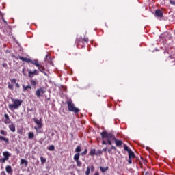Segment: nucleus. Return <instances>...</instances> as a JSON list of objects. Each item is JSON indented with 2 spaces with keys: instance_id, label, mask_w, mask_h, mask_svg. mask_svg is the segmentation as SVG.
<instances>
[{
  "instance_id": "nucleus-1",
  "label": "nucleus",
  "mask_w": 175,
  "mask_h": 175,
  "mask_svg": "<svg viewBox=\"0 0 175 175\" xmlns=\"http://www.w3.org/2000/svg\"><path fill=\"white\" fill-rule=\"evenodd\" d=\"M11 100L12 102V104H9L8 107L10 110H17L20 106H21V103H23V101L19 99L16 98H11Z\"/></svg>"
},
{
  "instance_id": "nucleus-2",
  "label": "nucleus",
  "mask_w": 175,
  "mask_h": 175,
  "mask_svg": "<svg viewBox=\"0 0 175 175\" xmlns=\"http://www.w3.org/2000/svg\"><path fill=\"white\" fill-rule=\"evenodd\" d=\"M81 151V146H77L75 148V152H77V154H75L74 155V161H75V162H77V166H78V167H81L82 163L81 161H80V152Z\"/></svg>"
},
{
  "instance_id": "nucleus-3",
  "label": "nucleus",
  "mask_w": 175,
  "mask_h": 175,
  "mask_svg": "<svg viewBox=\"0 0 175 175\" xmlns=\"http://www.w3.org/2000/svg\"><path fill=\"white\" fill-rule=\"evenodd\" d=\"M33 120L35 122V124H36V126H34V129L36 131L37 133H38V132H40V129H42V127L43 126L42 118L38 120V118H34Z\"/></svg>"
},
{
  "instance_id": "nucleus-4",
  "label": "nucleus",
  "mask_w": 175,
  "mask_h": 175,
  "mask_svg": "<svg viewBox=\"0 0 175 175\" xmlns=\"http://www.w3.org/2000/svg\"><path fill=\"white\" fill-rule=\"evenodd\" d=\"M100 136L102 139H108V140H116V136L111 133H107V131H103L100 133Z\"/></svg>"
},
{
  "instance_id": "nucleus-5",
  "label": "nucleus",
  "mask_w": 175,
  "mask_h": 175,
  "mask_svg": "<svg viewBox=\"0 0 175 175\" xmlns=\"http://www.w3.org/2000/svg\"><path fill=\"white\" fill-rule=\"evenodd\" d=\"M66 104L68 105V111H72V113H75V114L79 113V111H80V109H79V108L75 107V104H73V103H72V101H68L66 103Z\"/></svg>"
},
{
  "instance_id": "nucleus-6",
  "label": "nucleus",
  "mask_w": 175,
  "mask_h": 175,
  "mask_svg": "<svg viewBox=\"0 0 175 175\" xmlns=\"http://www.w3.org/2000/svg\"><path fill=\"white\" fill-rule=\"evenodd\" d=\"M19 59H21V61H23L24 62H27V64H33V65H35L36 66H39V62L38 61V59L36 60H32L29 58H27V57H23L20 56L19 57Z\"/></svg>"
},
{
  "instance_id": "nucleus-7",
  "label": "nucleus",
  "mask_w": 175,
  "mask_h": 175,
  "mask_svg": "<svg viewBox=\"0 0 175 175\" xmlns=\"http://www.w3.org/2000/svg\"><path fill=\"white\" fill-rule=\"evenodd\" d=\"M44 61L46 64V65H51L52 66H54V63L53 62V59L50 57V55H46L44 58Z\"/></svg>"
},
{
  "instance_id": "nucleus-8",
  "label": "nucleus",
  "mask_w": 175,
  "mask_h": 175,
  "mask_svg": "<svg viewBox=\"0 0 175 175\" xmlns=\"http://www.w3.org/2000/svg\"><path fill=\"white\" fill-rule=\"evenodd\" d=\"M3 121L4 124H5V125L12 124V120H10V117L8 115V113L4 114V118L3 119Z\"/></svg>"
},
{
  "instance_id": "nucleus-9",
  "label": "nucleus",
  "mask_w": 175,
  "mask_h": 175,
  "mask_svg": "<svg viewBox=\"0 0 175 175\" xmlns=\"http://www.w3.org/2000/svg\"><path fill=\"white\" fill-rule=\"evenodd\" d=\"M39 75V72H38V70H34L33 71L29 70L28 76L30 77V79H32L34 75Z\"/></svg>"
},
{
  "instance_id": "nucleus-10",
  "label": "nucleus",
  "mask_w": 175,
  "mask_h": 175,
  "mask_svg": "<svg viewBox=\"0 0 175 175\" xmlns=\"http://www.w3.org/2000/svg\"><path fill=\"white\" fill-rule=\"evenodd\" d=\"M44 92H46V91H44V90L43 89V88H41L40 89H37L36 92V95L38 97L40 98V94H44Z\"/></svg>"
},
{
  "instance_id": "nucleus-11",
  "label": "nucleus",
  "mask_w": 175,
  "mask_h": 175,
  "mask_svg": "<svg viewBox=\"0 0 175 175\" xmlns=\"http://www.w3.org/2000/svg\"><path fill=\"white\" fill-rule=\"evenodd\" d=\"M154 14L157 17H163V12L161 10H156Z\"/></svg>"
},
{
  "instance_id": "nucleus-12",
  "label": "nucleus",
  "mask_w": 175,
  "mask_h": 175,
  "mask_svg": "<svg viewBox=\"0 0 175 175\" xmlns=\"http://www.w3.org/2000/svg\"><path fill=\"white\" fill-rule=\"evenodd\" d=\"M3 156L4 159H6L7 161H8L9 158H10V157H12V154H10L9 153V152L5 151L3 152Z\"/></svg>"
},
{
  "instance_id": "nucleus-13",
  "label": "nucleus",
  "mask_w": 175,
  "mask_h": 175,
  "mask_svg": "<svg viewBox=\"0 0 175 175\" xmlns=\"http://www.w3.org/2000/svg\"><path fill=\"white\" fill-rule=\"evenodd\" d=\"M8 128L11 131V132H16V126H14V124H13V122L10 123Z\"/></svg>"
},
{
  "instance_id": "nucleus-14",
  "label": "nucleus",
  "mask_w": 175,
  "mask_h": 175,
  "mask_svg": "<svg viewBox=\"0 0 175 175\" xmlns=\"http://www.w3.org/2000/svg\"><path fill=\"white\" fill-rule=\"evenodd\" d=\"M0 141L4 142L5 144H9V138H6L3 136L0 135Z\"/></svg>"
},
{
  "instance_id": "nucleus-15",
  "label": "nucleus",
  "mask_w": 175,
  "mask_h": 175,
  "mask_svg": "<svg viewBox=\"0 0 175 175\" xmlns=\"http://www.w3.org/2000/svg\"><path fill=\"white\" fill-rule=\"evenodd\" d=\"M5 171L7 173H9V174L13 173V170H12V166L10 165H7L5 167Z\"/></svg>"
},
{
  "instance_id": "nucleus-16",
  "label": "nucleus",
  "mask_w": 175,
  "mask_h": 175,
  "mask_svg": "<svg viewBox=\"0 0 175 175\" xmlns=\"http://www.w3.org/2000/svg\"><path fill=\"white\" fill-rule=\"evenodd\" d=\"M113 140H114L117 147H120V146L122 145V141L116 139V138Z\"/></svg>"
},
{
  "instance_id": "nucleus-17",
  "label": "nucleus",
  "mask_w": 175,
  "mask_h": 175,
  "mask_svg": "<svg viewBox=\"0 0 175 175\" xmlns=\"http://www.w3.org/2000/svg\"><path fill=\"white\" fill-rule=\"evenodd\" d=\"M37 68H38V70H40V72H41L42 73H44V67L43 66H40V64H39L38 63V66H36Z\"/></svg>"
},
{
  "instance_id": "nucleus-18",
  "label": "nucleus",
  "mask_w": 175,
  "mask_h": 175,
  "mask_svg": "<svg viewBox=\"0 0 175 175\" xmlns=\"http://www.w3.org/2000/svg\"><path fill=\"white\" fill-rule=\"evenodd\" d=\"M21 165H25V166L28 165V161L21 159Z\"/></svg>"
},
{
  "instance_id": "nucleus-19",
  "label": "nucleus",
  "mask_w": 175,
  "mask_h": 175,
  "mask_svg": "<svg viewBox=\"0 0 175 175\" xmlns=\"http://www.w3.org/2000/svg\"><path fill=\"white\" fill-rule=\"evenodd\" d=\"M129 158H135V153L132 150H129Z\"/></svg>"
},
{
  "instance_id": "nucleus-20",
  "label": "nucleus",
  "mask_w": 175,
  "mask_h": 175,
  "mask_svg": "<svg viewBox=\"0 0 175 175\" xmlns=\"http://www.w3.org/2000/svg\"><path fill=\"white\" fill-rule=\"evenodd\" d=\"M100 170H101L102 173H106L107 170H109V167H100Z\"/></svg>"
},
{
  "instance_id": "nucleus-21",
  "label": "nucleus",
  "mask_w": 175,
  "mask_h": 175,
  "mask_svg": "<svg viewBox=\"0 0 175 175\" xmlns=\"http://www.w3.org/2000/svg\"><path fill=\"white\" fill-rule=\"evenodd\" d=\"M33 137H35V135L33 134V133H32V132L29 133L28 138L30 139H33Z\"/></svg>"
},
{
  "instance_id": "nucleus-22",
  "label": "nucleus",
  "mask_w": 175,
  "mask_h": 175,
  "mask_svg": "<svg viewBox=\"0 0 175 175\" xmlns=\"http://www.w3.org/2000/svg\"><path fill=\"white\" fill-rule=\"evenodd\" d=\"M90 155L94 157V155H96L95 149H92L90 152Z\"/></svg>"
},
{
  "instance_id": "nucleus-23",
  "label": "nucleus",
  "mask_w": 175,
  "mask_h": 175,
  "mask_svg": "<svg viewBox=\"0 0 175 175\" xmlns=\"http://www.w3.org/2000/svg\"><path fill=\"white\" fill-rule=\"evenodd\" d=\"M23 91H27V90H28V89H29V90H31V85H27V86H25V85H23Z\"/></svg>"
},
{
  "instance_id": "nucleus-24",
  "label": "nucleus",
  "mask_w": 175,
  "mask_h": 175,
  "mask_svg": "<svg viewBox=\"0 0 175 175\" xmlns=\"http://www.w3.org/2000/svg\"><path fill=\"white\" fill-rule=\"evenodd\" d=\"M49 151H54L55 150V147L54 146V145H51L49 148H48Z\"/></svg>"
},
{
  "instance_id": "nucleus-25",
  "label": "nucleus",
  "mask_w": 175,
  "mask_h": 175,
  "mask_svg": "<svg viewBox=\"0 0 175 175\" xmlns=\"http://www.w3.org/2000/svg\"><path fill=\"white\" fill-rule=\"evenodd\" d=\"M0 133L1 135H3V136H6V135H8V132H6L5 130H1Z\"/></svg>"
},
{
  "instance_id": "nucleus-26",
  "label": "nucleus",
  "mask_w": 175,
  "mask_h": 175,
  "mask_svg": "<svg viewBox=\"0 0 175 175\" xmlns=\"http://www.w3.org/2000/svg\"><path fill=\"white\" fill-rule=\"evenodd\" d=\"M90 172H91V170L90 168V166L87 167L86 171H85V175H90Z\"/></svg>"
},
{
  "instance_id": "nucleus-27",
  "label": "nucleus",
  "mask_w": 175,
  "mask_h": 175,
  "mask_svg": "<svg viewBox=\"0 0 175 175\" xmlns=\"http://www.w3.org/2000/svg\"><path fill=\"white\" fill-rule=\"evenodd\" d=\"M124 151H127L128 152H129V151L131 150V149H129V148H128V146H126V144L124 145Z\"/></svg>"
},
{
  "instance_id": "nucleus-28",
  "label": "nucleus",
  "mask_w": 175,
  "mask_h": 175,
  "mask_svg": "<svg viewBox=\"0 0 175 175\" xmlns=\"http://www.w3.org/2000/svg\"><path fill=\"white\" fill-rule=\"evenodd\" d=\"M8 88H9V90H12V91H13V90H14L13 85L10 84V83H8Z\"/></svg>"
},
{
  "instance_id": "nucleus-29",
  "label": "nucleus",
  "mask_w": 175,
  "mask_h": 175,
  "mask_svg": "<svg viewBox=\"0 0 175 175\" xmlns=\"http://www.w3.org/2000/svg\"><path fill=\"white\" fill-rule=\"evenodd\" d=\"M40 161L42 163H46V159L43 157H40Z\"/></svg>"
},
{
  "instance_id": "nucleus-30",
  "label": "nucleus",
  "mask_w": 175,
  "mask_h": 175,
  "mask_svg": "<svg viewBox=\"0 0 175 175\" xmlns=\"http://www.w3.org/2000/svg\"><path fill=\"white\" fill-rule=\"evenodd\" d=\"M6 161H8V160L3 157L2 159H0V163H5V162H6Z\"/></svg>"
},
{
  "instance_id": "nucleus-31",
  "label": "nucleus",
  "mask_w": 175,
  "mask_h": 175,
  "mask_svg": "<svg viewBox=\"0 0 175 175\" xmlns=\"http://www.w3.org/2000/svg\"><path fill=\"white\" fill-rule=\"evenodd\" d=\"M10 81H11L12 84H16L17 80H16V79L14 78V79H10Z\"/></svg>"
},
{
  "instance_id": "nucleus-32",
  "label": "nucleus",
  "mask_w": 175,
  "mask_h": 175,
  "mask_svg": "<svg viewBox=\"0 0 175 175\" xmlns=\"http://www.w3.org/2000/svg\"><path fill=\"white\" fill-rule=\"evenodd\" d=\"M31 85H36V81H35L33 79H31Z\"/></svg>"
},
{
  "instance_id": "nucleus-33",
  "label": "nucleus",
  "mask_w": 175,
  "mask_h": 175,
  "mask_svg": "<svg viewBox=\"0 0 175 175\" xmlns=\"http://www.w3.org/2000/svg\"><path fill=\"white\" fill-rule=\"evenodd\" d=\"M87 151L88 150L85 149L83 152L81 153V155L84 156V155H86L87 154Z\"/></svg>"
},
{
  "instance_id": "nucleus-34",
  "label": "nucleus",
  "mask_w": 175,
  "mask_h": 175,
  "mask_svg": "<svg viewBox=\"0 0 175 175\" xmlns=\"http://www.w3.org/2000/svg\"><path fill=\"white\" fill-rule=\"evenodd\" d=\"M90 169L91 172H94L95 170V167H94V165H90Z\"/></svg>"
},
{
  "instance_id": "nucleus-35",
  "label": "nucleus",
  "mask_w": 175,
  "mask_h": 175,
  "mask_svg": "<svg viewBox=\"0 0 175 175\" xmlns=\"http://www.w3.org/2000/svg\"><path fill=\"white\" fill-rule=\"evenodd\" d=\"M164 36H168L169 39H170V33H167H167H164Z\"/></svg>"
},
{
  "instance_id": "nucleus-36",
  "label": "nucleus",
  "mask_w": 175,
  "mask_h": 175,
  "mask_svg": "<svg viewBox=\"0 0 175 175\" xmlns=\"http://www.w3.org/2000/svg\"><path fill=\"white\" fill-rule=\"evenodd\" d=\"M128 163L129 165H131V163H132V158H129Z\"/></svg>"
},
{
  "instance_id": "nucleus-37",
  "label": "nucleus",
  "mask_w": 175,
  "mask_h": 175,
  "mask_svg": "<svg viewBox=\"0 0 175 175\" xmlns=\"http://www.w3.org/2000/svg\"><path fill=\"white\" fill-rule=\"evenodd\" d=\"M111 139H107V144H109V146H111Z\"/></svg>"
},
{
  "instance_id": "nucleus-38",
  "label": "nucleus",
  "mask_w": 175,
  "mask_h": 175,
  "mask_svg": "<svg viewBox=\"0 0 175 175\" xmlns=\"http://www.w3.org/2000/svg\"><path fill=\"white\" fill-rule=\"evenodd\" d=\"M170 3H171V5H175V1H170Z\"/></svg>"
},
{
  "instance_id": "nucleus-39",
  "label": "nucleus",
  "mask_w": 175,
  "mask_h": 175,
  "mask_svg": "<svg viewBox=\"0 0 175 175\" xmlns=\"http://www.w3.org/2000/svg\"><path fill=\"white\" fill-rule=\"evenodd\" d=\"M15 85L16 88H20V85L18 83H15Z\"/></svg>"
},
{
  "instance_id": "nucleus-40",
  "label": "nucleus",
  "mask_w": 175,
  "mask_h": 175,
  "mask_svg": "<svg viewBox=\"0 0 175 175\" xmlns=\"http://www.w3.org/2000/svg\"><path fill=\"white\" fill-rule=\"evenodd\" d=\"M111 150H117V148H116V146H111Z\"/></svg>"
},
{
  "instance_id": "nucleus-41",
  "label": "nucleus",
  "mask_w": 175,
  "mask_h": 175,
  "mask_svg": "<svg viewBox=\"0 0 175 175\" xmlns=\"http://www.w3.org/2000/svg\"><path fill=\"white\" fill-rule=\"evenodd\" d=\"M103 151L106 152L107 151V147L103 149Z\"/></svg>"
},
{
  "instance_id": "nucleus-42",
  "label": "nucleus",
  "mask_w": 175,
  "mask_h": 175,
  "mask_svg": "<svg viewBox=\"0 0 175 175\" xmlns=\"http://www.w3.org/2000/svg\"><path fill=\"white\" fill-rule=\"evenodd\" d=\"M27 110H28V111H33V108H31L30 109H27Z\"/></svg>"
},
{
  "instance_id": "nucleus-43",
  "label": "nucleus",
  "mask_w": 175,
  "mask_h": 175,
  "mask_svg": "<svg viewBox=\"0 0 175 175\" xmlns=\"http://www.w3.org/2000/svg\"><path fill=\"white\" fill-rule=\"evenodd\" d=\"M108 152H109V154H111V149H109V150H108Z\"/></svg>"
},
{
  "instance_id": "nucleus-44",
  "label": "nucleus",
  "mask_w": 175,
  "mask_h": 175,
  "mask_svg": "<svg viewBox=\"0 0 175 175\" xmlns=\"http://www.w3.org/2000/svg\"><path fill=\"white\" fill-rule=\"evenodd\" d=\"M7 65H8L7 64H3V66L4 68H5V66H7Z\"/></svg>"
},
{
  "instance_id": "nucleus-45",
  "label": "nucleus",
  "mask_w": 175,
  "mask_h": 175,
  "mask_svg": "<svg viewBox=\"0 0 175 175\" xmlns=\"http://www.w3.org/2000/svg\"><path fill=\"white\" fill-rule=\"evenodd\" d=\"M103 144H107V143H106V142H105V141H103Z\"/></svg>"
},
{
  "instance_id": "nucleus-46",
  "label": "nucleus",
  "mask_w": 175,
  "mask_h": 175,
  "mask_svg": "<svg viewBox=\"0 0 175 175\" xmlns=\"http://www.w3.org/2000/svg\"><path fill=\"white\" fill-rule=\"evenodd\" d=\"M45 75V76H47V73H46V72L44 71V72H42Z\"/></svg>"
},
{
  "instance_id": "nucleus-47",
  "label": "nucleus",
  "mask_w": 175,
  "mask_h": 175,
  "mask_svg": "<svg viewBox=\"0 0 175 175\" xmlns=\"http://www.w3.org/2000/svg\"><path fill=\"white\" fill-rule=\"evenodd\" d=\"M17 154L20 153V150H16Z\"/></svg>"
},
{
  "instance_id": "nucleus-48",
  "label": "nucleus",
  "mask_w": 175,
  "mask_h": 175,
  "mask_svg": "<svg viewBox=\"0 0 175 175\" xmlns=\"http://www.w3.org/2000/svg\"><path fill=\"white\" fill-rule=\"evenodd\" d=\"M85 42H88V39H84Z\"/></svg>"
},
{
  "instance_id": "nucleus-49",
  "label": "nucleus",
  "mask_w": 175,
  "mask_h": 175,
  "mask_svg": "<svg viewBox=\"0 0 175 175\" xmlns=\"http://www.w3.org/2000/svg\"><path fill=\"white\" fill-rule=\"evenodd\" d=\"M147 174H148V172H146L145 174V175H147Z\"/></svg>"
},
{
  "instance_id": "nucleus-50",
  "label": "nucleus",
  "mask_w": 175,
  "mask_h": 175,
  "mask_svg": "<svg viewBox=\"0 0 175 175\" xmlns=\"http://www.w3.org/2000/svg\"><path fill=\"white\" fill-rule=\"evenodd\" d=\"M3 21L6 23L7 22H6V21H5V20H3Z\"/></svg>"
}]
</instances>
